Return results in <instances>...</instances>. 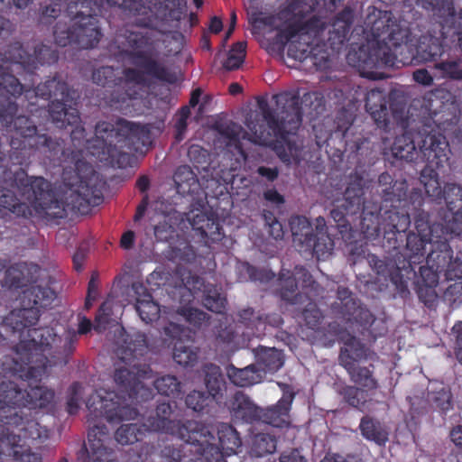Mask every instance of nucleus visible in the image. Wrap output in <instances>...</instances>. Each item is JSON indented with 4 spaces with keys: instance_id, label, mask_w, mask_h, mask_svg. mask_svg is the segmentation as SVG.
Listing matches in <instances>:
<instances>
[{
    "instance_id": "69168bd1",
    "label": "nucleus",
    "mask_w": 462,
    "mask_h": 462,
    "mask_svg": "<svg viewBox=\"0 0 462 462\" xmlns=\"http://www.w3.org/2000/svg\"><path fill=\"white\" fill-rule=\"evenodd\" d=\"M238 321L245 324L247 328L256 330L263 325L262 318L259 314L255 313L252 308L243 309L237 313Z\"/></svg>"
},
{
    "instance_id": "f8f14e48",
    "label": "nucleus",
    "mask_w": 462,
    "mask_h": 462,
    "mask_svg": "<svg viewBox=\"0 0 462 462\" xmlns=\"http://www.w3.org/2000/svg\"><path fill=\"white\" fill-rule=\"evenodd\" d=\"M178 431L180 438L193 445L194 451L200 454L206 462H226L208 426L196 420H187L179 427Z\"/></svg>"
},
{
    "instance_id": "473e14b6",
    "label": "nucleus",
    "mask_w": 462,
    "mask_h": 462,
    "mask_svg": "<svg viewBox=\"0 0 462 462\" xmlns=\"http://www.w3.org/2000/svg\"><path fill=\"white\" fill-rule=\"evenodd\" d=\"M37 271V266L31 268L26 263H17L9 267L5 272V282L9 287L20 288L26 286L34 280L33 273Z\"/></svg>"
},
{
    "instance_id": "39448f33",
    "label": "nucleus",
    "mask_w": 462,
    "mask_h": 462,
    "mask_svg": "<svg viewBox=\"0 0 462 462\" xmlns=\"http://www.w3.org/2000/svg\"><path fill=\"white\" fill-rule=\"evenodd\" d=\"M326 107L322 92L314 90L300 96V88H290L272 96H258L247 103L243 116H319Z\"/></svg>"
},
{
    "instance_id": "423d86ee",
    "label": "nucleus",
    "mask_w": 462,
    "mask_h": 462,
    "mask_svg": "<svg viewBox=\"0 0 462 462\" xmlns=\"http://www.w3.org/2000/svg\"><path fill=\"white\" fill-rule=\"evenodd\" d=\"M135 24L142 30L126 29L124 33V45L127 49L121 51L123 57L133 66L144 69L152 78L172 83L175 75L154 58V40L152 32L147 30L152 24L151 17L135 19Z\"/></svg>"
},
{
    "instance_id": "e433bc0d",
    "label": "nucleus",
    "mask_w": 462,
    "mask_h": 462,
    "mask_svg": "<svg viewBox=\"0 0 462 462\" xmlns=\"http://www.w3.org/2000/svg\"><path fill=\"white\" fill-rule=\"evenodd\" d=\"M362 435L368 440L374 441L378 445L384 444L388 440V431L380 421L365 416L360 422Z\"/></svg>"
},
{
    "instance_id": "f704fd0d",
    "label": "nucleus",
    "mask_w": 462,
    "mask_h": 462,
    "mask_svg": "<svg viewBox=\"0 0 462 462\" xmlns=\"http://www.w3.org/2000/svg\"><path fill=\"white\" fill-rule=\"evenodd\" d=\"M418 234L410 233L406 238V247L413 255L421 254L424 245L427 243H434V227L427 224H419L417 226Z\"/></svg>"
},
{
    "instance_id": "6ab92c4d",
    "label": "nucleus",
    "mask_w": 462,
    "mask_h": 462,
    "mask_svg": "<svg viewBox=\"0 0 462 462\" xmlns=\"http://www.w3.org/2000/svg\"><path fill=\"white\" fill-rule=\"evenodd\" d=\"M89 451L85 447L80 450L79 459L83 462H115L112 449L108 448L106 441L108 439L106 427L95 425L88 431Z\"/></svg>"
},
{
    "instance_id": "774afa93",
    "label": "nucleus",
    "mask_w": 462,
    "mask_h": 462,
    "mask_svg": "<svg viewBox=\"0 0 462 462\" xmlns=\"http://www.w3.org/2000/svg\"><path fill=\"white\" fill-rule=\"evenodd\" d=\"M8 456L14 457L19 462H42V457L36 452L23 449L19 443L12 448Z\"/></svg>"
},
{
    "instance_id": "ddd939ff",
    "label": "nucleus",
    "mask_w": 462,
    "mask_h": 462,
    "mask_svg": "<svg viewBox=\"0 0 462 462\" xmlns=\"http://www.w3.org/2000/svg\"><path fill=\"white\" fill-rule=\"evenodd\" d=\"M339 339L344 341L346 347L341 350L339 362L348 372L354 383L368 390L375 389L377 382L372 372L359 365L356 358L361 356L362 350L357 348L359 342L346 331H335Z\"/></svg>"
},
{
    "instance_id": "f3484780",
    "label": "nucleus",
    "mask_w": 462,
    "mask_h": 462,
    "mask_svg": "<svg viewBox=\"0 0 462 462\" xmlns=\"http://www.w3.org/2000/svg\"><path fill=\"white\" fill-rule=\"evenodd\" d=\"M407 46L408 49H403L402 54L398 55L394 67H399V63L402 65L410 64L413 59L422 62L433 61L441 57L445 51L441 41L433 36H421L414 48L409 44L408 41Z\"/></svg>"
},
{
    "instance_id": "a18cd8bd",
    "label": "nucleus",
    "mask_w": 462,
    "mask_h": 462,
    "mask_svg": "<svg viewBox=\"0 0 462 462\" xmlns=\"http://www.w3.org/2000/svg\"><path fill=\"white\" fill-rule=\"evenodd\" d=\"M393 155L401 160L412 162L417 157L416 146L413 139L406 133L396 138L393 146Z\"/></svg>"
},
{
    "instance_id": "09e8293b",
    "label": "nucleus",
    "mask_w": 462,
    "mask_h": 462,
    "mask_svg": "<svg viewBox=\"0 0 462 462\" xmlns=\"http://www.w3.org/2000/svg\"><path fill=\"white\" fill-rule=\"evenodd\" d=\"M245 56L246 43L245 42L234 43L227 53L226 60L223 62V68L228 71L238 69L244 63Z\"/></svg>"
},
{
    "instance_id": "7c9ffc66",
    "label": "nucleus",
    "mask_w": 462,
    "mask_h": 462,
    "mask_svg": "<svg viewBox=\"0 0 462 462\" xmlns=\"http://www.w3.org/2000/svg\"><path fill=\"white\" fill-rule=\"evenodd\" d=\"M145 74L148 75L144 69L139 70L135 68H126L123 70L125 88L127 89L122 95V103H125L127 99L132 101L138 97L139 90L145 83Z\"/></svg>"
},
{
    "instance_id": "de8ad7c7",
    "label": "nucleus",
    "mask_w": 462,
    "mask_h": 462,
    "mask_svg": "<svg viewBox=\"0 0 462 462\" xmlns=\"http://www.w3.org/2000/svg\"><path fill=\"white\" fill-rule=\"evenodd\" d=\"M460 59L446 60L436 62L434 64V69L436 70L435 77L452 80H462V69L460 68Z\"/></svg>"
},
{
    "instance_id": "c03bdc74",
    "label": "nucleus",
    "mask_w": 462,
    "mask_h": 462,
    "mask_svg": "<svg viewBox=\"0 0 462 462\" xmlns=\"http://www.w3.org/2000/svg\"><path fill=\"white\" fill-rule=\"evenodd\" d=\"M202 91L196 88L192 91L188 106H183L175 116H190V108L197 106L198 111L196 116H206V113L210 111L212 97L205 95L202 98Z\"/></svg>"
},
{
    "instance_id": "a211bd4d",
    "label": "nucleus",
    "mask_w": 462,
    "mask_h": 462,
    "mask_svg": "<svg viewBox=\"0 0 462 462\" xmlns=\"http://www.w3.org/2000/svg\"><path fill=\"white\" fill-rule=\"evenodd\" d=\"M24 398V393L11 381L0 385V420L18 426L23 422L22 411L17 410Z\"/></svg>"
},
{
    "instance_id": "72a5a7b5",
    "label": "nucleus",
    "mask_w": 462,
    "mask_h": 462,
    "mask_svg": "<svg viewBox=\"0 0 462 462\" xmlns=\"http://www.w3.org/2000/svg\"><path fill=\"white\" fill-rule=\"evenodd\" d=\"M171 414L172 408L171 404L167 402H162L157 406L154 413L151 414L147 418L143 426L150 430L168 431L172 429V420L171 419Z\"/></svg>"
},
{
    "instance_id": "49530a36",
    "label": "nucleus",
    "mask_w": 462,
    "mask_h": 462,
    "mask_svg": "<svg viewBox=\"0 0 462 462\" xmlns=\"http://www.w3.org/2000/svg\"><path fill=\"white\" fill-rule=\"evenodd\" d=\"M429 399L442 411H448L452 406L450 390L442 383H435L430 385Z\"/></svg>"
},
{
    "instance_id": "680f3d73",
    "label": "nucleus",
    "mask_w": 462,
    "mask_h": 462,
    "mask_svg": "<svg viewBox=\"0 0 462 462\" xmlns=\"http://www.w3.org/2000/svg\"><path fill=\"white\" fill-rule=\"evenodd\" d=\"M173 358L181 365H189L196 362L198 355L194 348L178 343L174 346Z\"/></svg>"
},
{
    "instance_id": "13d9d810",
    "label": "nucleus",
    "mask_w": 462,
    "mask_h": 462,
    "mask_svg": "<svg viewBox=\"0 0 462 462\" xmlns=\"http://www.w3.org/2000/svg\"><path fill=\"white\" fill-rule=\"evenodd\" d=\"M215 397L209 393L193 391L186 397V404L195 411H201L212 402Z\"/></svg>"
},
{
    "instance_id": "2eb2a0df",
    "label": "nucleus",
    "mask_w": 462,
    "mask_h": 462,
    "mask_svg": "<svg viewBox=\"0 0 462 462\" xmlns=\"http://www.w3.org/2000/svg\"><path fill=\"white\" fill-rule=\"evenodd\" d=\"M442 199L447 209L441 208L439 212L443 228L447 233L458 236L462 233V186L447 183L443 188Z\"/></svg>"
},
{
    "instance_id": "a878e982",
    "label": "nucleus",
    "mask_w": 462,
    "mask_h": 462,
    "mask_svg": "<svg viewBox=\"0 0 462 462\" xmlns=\"http://www.w3.org/2000/svg\"><path fill=\"white\" fill-rule=\"evenodd\" d=\"M186 286L189 291H203V304L209 310L219 313L224 309L226 299L217 287L212 284H204L198 276H190Z\"/></svg>"
},
{
    "instance_id": "bf43d9fd",
    "label": "nucleus",
    "mask_w": 462,
    "mask_h": 462,
    "mask_svg": "<svg viewBox=\"0 0 462 462\" xmlns=\"http://www.w3.org/2000/svg\"><path fill=\"white\" fill-rule=\"evenodd\" d=\"M214 129L217 130L221 135L228 139H236L240 137L242 134L241 125L233 123L226 117H220L214 124Z\"/></svg>"
},
{
    "instance_id": "79ce46f5",
    "label": "nucleus",
    "mask_w": 462,
    "mask_h": 462,
    "mask_svg": "<svg viewBox=\"0 0 462 462\" xmlns=\"http://www.w3.org/2000/svg\"><path fill=\"white\" fill-rule=\"evenodd\" d=\"M217 441L222 449L229 453H235L242 445L236 429L226 423H221L217 427Z\"/></svg>"
},
{
    "instance_id": "603ef678",
    "label": "nucleus",
    "mask_w": 462,
    "mask_h": 462,
    "mask_svg": "<svg viewBox=\"0 0 462 462\" xmlns=\"http://www.w3.org/2000/svg\"><path fill=\"white\" fill-rule=\"evenodd\" d=\"M305 246L312 250L318 259H325L333 249V242L327 233H322L321 236H314Z\"/></svg>"
},
{
    "instance_id": "f257e3e1",
    "label": "nucleus",
    "mask_w": 462,
    "mask_h": 462,
    "mask_svg": "<svg viewBox=\"0 0 462 462\" xmlns=\"http://www.w3.org/2000/svg\"><path fill=\"white\" fill-rule=\"evenodd\" d=\"M115 352L127 365L115 370L113 379L116 393L96 392L87 401L92 420L105 417L107 421L117 423L134 420L138 411L132 406L134 401L141 402L152 397V391L144 383L152 379L153 372L140 359L148 352V343L143 333L129 336L124 328L115 329Z\"/></svg>"
},
{
    "instance_id": "37998d69",
    "label": "nucleus",
    "mask_w": 462,
    "mask_h": 462,
    "mask_svg": "<svg viewBox=\"0 0 462 462\" xmlns=\"http://www.w3.org/2000/svg\"><path fill=\"white\" fill-rule=\"evenodd\" d=\"M365 110L369 116H387L388 100L384 91L372 89L365 96Z\"/></svg>"
},
{
    "instance_id": "c756f323",
    "label": "nucleus",
    "mask_w": 462,
    "mask_h": 462,
    "mask_svg": "<svg viewBox=\"0 0 462 462\" xmlns=\"http://www.w3.org/2000/svg\"><path fill=\"white\" fill-rule=\"evenodd\" d=\"M227 376L233 383L241 387L258 383L263 379L262 370L254 363L241 369L231 365L227 368Z\"/></svg>"
},
{
    "instance_id": "c85d7f7f",
    "label": "nucleus",
    "mask_w": 462,
    "mask_h": 462,
    "mask_svg": "<svg viewBox=\"0 0 462 462\" xmlns=\"http://www.w3.org/2000/svg\"><path fill=\"white\" fill-rule=\"evenodd\" d=\"M254 365L262 370L263 376L266 373H275L284 364L283 354L275 347L258 346L254 349Z\"/></svg>"
},
{
    "instance_id": "4d7b16f0",
    "label": "nucleus",
    "mask_w": 462,
    "mask_h": 462,
    "mask_svg": "<svg viewBox=\"0 0 462 462\" xmlns=\"http://www.w3.org/2000/svg\"><path fill=\"white\" fill-rule=\"evenodd\" d=\"M154 387L161 394L174 396L180 392V383L173 375H163L153 383Z\"/></svg>"
},
{
    "instance_id": "338daca9",
    "label": "nucleus",
    "mask_w": 462,
    "mask_h": 462,
    "mask_svg": "<svg viewBox=\"0 0 462 462\" xmlns=\"http://www.w3.org/2000/svg\"><path fill=\"white\" fill-rule=\"evenodd\" d=\"M179 313L190 324L200 327L208 323V315L204 311L195 308H181Z\"/></svg>"
},
{
    "instance_id": "6e6552de",
    "label": "nucleus",
    "mask_w": 462,
    "mask_h": 462,
    "mask_svg": "<svg viewBox=\"0 0 462 462\" xmlns=\"http://www.w3.org/2000/svg\"><path fill=\"white\" fill-rule=\"evenodd\" d=\"M327 29V23L322 18L313 15L305 22H294L280 29L274 42L278 44L289 46V52L295 59H306L313 51L314 46L323 41V34Z\"/></svg>"
},
{
    "instance_id": "9b49d317",
    "label": "nucleus",
    "mask_w": 462,
    "mask_h": 462,
    "mask_svg": "<svg viewBox=\"0 0 462 462\" xmlns=\"http://www.w3.org/2000/svg\"><path fill=\"white\" fill-rule=\"evenodd\" d=\"M279 281L282 300L291 305H302L322 291L311 273L303 266H295L291 273H282Z\"/></svg>"
},
{
    "instance_id": "58836bf2",
    "label": "nucleus",
    "mask_w": 462,
    "mask_h": 462,
    "mask_svg": "<svg viewBox=\"0 0 462 462\" xmlns=\"http://www.w3.org/2000/svg\"><path fill=\"white\" fill-rule=\"evenodd\" d=\"M420 181L423 185L428 197L434 201H441L443 189L439 181L438 173L432 168L425 167L421 171Z\"/></svg>"
},
{
    "instance_id": "c9c22d12",
    "label": "nucleus",
    "mask_w": 462,
    "mask_h": 462,
    "mask_svg": "<svg viewBox=\"0 0 462 462\" xmlns=\"http://www.w3.org/2000/svg\"><path fill=\"white\" fill-rule=\"evenodd\" d=\"M118 133L134 144L140 143L146 145L151 143L150 130L146 125L121 119Z\"/></svg>"
},
{
    "instance_id": "9d476101",
    "label": "nucleus",
    "mask_w": 462,
    "mask_h": 462,
    "mask_svg": "<svg viewBox=\"0 0 462 462\" xmlns=\"http://www.w3.org/2000/svg\"><path fill=\"white\" fill-rule=\"evenodd\" d=\"M35 96L50 100L49 116H79L76 92L69 88L68 84L55 74L36 86Z\"/></svg>"
},
{
    "instance_id": "2f4dec72",
    "label": "nucleus",
    "mask_w": 462,
    "mask_h": 462,
    "mask_svg": "<svg viewBox=\"0 0 462 462\" xmlns=\"http://www.w3.org/2000/svg\"><path fill=\"white\" fill-rule=\"evenodd\" d=\"M173 180L179 194H192L198 192L199 189V182L197 175L189 166H180L173 175Z\"/></svg>"
},
{
    "instance_id": "e2e57ef3",
    "label": "nucleus",
    "mask_w": 462,
    "mask_h": 462,
    "mask_svg": "<svg viewBox=\"0 0 462 462\" xmlns=\"http://www.w3.org/2000/svg\"><path fill=\"white\" fill-rule=\"evenodd\" d=\"M385 221L391 226L392 231L404 232L410 226V217L408 214L400 213L395 210H388Z\"/></svg>"
},
{
    "instance_id": "5701e85b",
    "label": "nucleus",
    "mask_w": 462,
    "mask_h": 462,
    "mask_svg": "<svg viewBox=\"0 0 462 462\" xmlns=\"http://www.w3.org/2000/svg\"><path fill=\"white\" fill-rule=\"evenodd\" d=\"M368 262L376 274L378 282L387 284L391 282L398 289L403 287L401 267L398 266L396 260L389 257L379 259L375 255H370Z\"/></svg>"
},
{
    "instance_id": "b1692460",
    "label": "nucleus",
    "mask_w": 462,
    "mask_h": 462,
    "mask_svg": "<svg viewBox=\"0 0 462 462\" xmlns=\"http://www.w3.org/2000/svg\"><path fill=\"white\" fill-rule=\"evenodd\" d=\"M294 393L291 391L284 392L283 396L277 404L266 409L262 408L259 421L272 425L273 427H282L288 425L290 420V409Z\"/></svg>"
},
{
    "instance_id": "ea45409f",
    "label": "nucleus",
    "mask_w": 462,
    "mask_h": 462,
    "mask_svg": "<svg viewBox=\"0 0 462 462\" xmlns=\"http://www.w3.org/2000/svg\"><path fill=\"white\" fill-rule=\"evenodd\" d=\"M290 226L295 243L304 246L310 244L314 234L310 221L305 217L296 216L291 217Z\"/></svg>"
},
{
    "instance_id": "bb28decb",
    "label": "nucleus",
    "mask_w": 462,
    "mask_h": 462,
    "mask_svg": "<svg viewBox=\"0 0 462 462\" xmlns=\"http://www.w3.org/2000/svg\"><path fill=\"white\" fill-rule=\"evenodd\" d=\"M6 171L13 172L11 170L1 169L3 183L0 185V207L17 216H25L29 212V206L25 202H18L14 191L9 189V187L15 189L22 197L17 187L14 184V181L5 180ZM15 171H14V172Z\"/></svg>"
},
{
    "instance_id": "5fc2aeb1",
    "label": "nucleus",
    "mask_w": 462,
    "mask_h": 462,
    "mask_svg": "<svg viewBox=\"0 0 462 462\" xmlns=\"http://www.w3.org/2000/svg\"><path fill=\"white\" fill-rule=\"evenodd\" d=\"M143 434L137 423L124 424L116 431V440L122 445L133 444L140 439Z\"/></svg>"
},
{
    "instance_id": "864d4df0",
    "label": "nucleus",
    "mask_w": 462,
    "mask_h": 462,
    "mask_svg": "<svg viewBox=\"0 0 462 462\" xmlns=\"http://www.w3.org/2000/svg\"><path fill=\"white\" fill-rule=\"evenodd\" d=\"M28 402L34 407H45L54 397V393L45 386H33L26 392Z\"/></svg>"
},
{
    "instance_id": "0eeeda50",
    "label": "nucleus",
    "mask_w": 462,
    "mask_h": 462,
    "mask_svg": "<svg viewBox=\"0 0 462 462\" xmlns=\"http://www.w3.org/2000/svg\"><path fill=\"white\" fill-rule=\"evenodd\" d=\"M5 180L14 181L22 198L28 201L37 212L51 217H63L64 206L55 199L50 183L42 177H29L23 169L15 172H5Z\"/></svg>"
},
{
    "instance_id": "0e129e2a",
    "label": "nucleus",
    "mask_w": 462,
    "mask_h": 462,
    "mask_svg": "<svg viewBox=\"0 0 462 462\" xmlns=\"http://www.w3.org/2000/svg\"><path fill=\"white\" fill-rule=\"evenodd\" d=\"M112 302L107 300L100 306L98 310V313L95 319L94 329L97 332H102L105 330L106 325L109 324L112 319Z\"/></svg>"
},
{
    "instance_id": "8fccbe9b",
    "label": "nucleus",
    "mask_w": 462,
    "mask_h": 462,
    "mask_svg": "<svg viewBox=\"0 0 462 462\" xmlns=\"http://www.w3.org/2000/svg\"><path fill=\"white\" fill-rule=\"evenodd\" d=\"M365 181L360 176H353L346 189L344 199L351 207L358 208L362 202Z\"/></svg>"
},
{
    "instance_id": "3c124183",
    "label": "nucleus",
    "mask_w": 462,
    "mask_h": 462,
    "mask_svg": "<svg viewBox=\"0 0 462 462\" xmlns=\"http://www.w3.org/2000/svg\"><path fill=\"white\" fill-rule=\"evenodd\" d=\"M135 310L146 323L152 322L159 317V306L152 300L151 296H145V299L137 298Z\"/></svg>"
},
{
    "instance_id": "4c0bfd02",
    "label": "nucleus",
    "mask_w": 462,
    "mask_h": 462,
    "mask_svg": "<svg viewBox=\"0 0 462 462\" xmlns=\"http://www.w3.org/2000/svg\"><path fill=\"white\" fill-rule=\"evenodd\" d=\"M276 450V439L268 433H257L252 437L250 443V455L262 457L271 455Z\"/></svg>"
},
{
    "instance_id": "412c9836",
    "label": "nucleus",
    "mask_w": 462,
    "mask_h": 462,
    "mask_svg": "<svg viewBox=\"0 0 462 462\" xmlns=\"http://www.w3.org/2000/svg\"><path fill=\"white\" fill-rule=\"evenodd\" d=\"M356 17L355 9L346 5L337 13L330 23L327 45L333 51H339L345 42L348 40L349 32Z\"/></svg>"
},
{
    "instance_id": "a19ab883",
    "label": "nucleus",
    "mask_w": 462,
    "mask_h": 462,
    "mask_svg": "<svg viewBox=\"0 0 462 462\" xmlns=\"http://www.w3.org/2000/svg\"><path fill=\"white\" fill-rule=\"evenodd\" d=\"M208 393L216 397L221 391L224 377L220 367L214 364H206L201 369Z\"/></svg>"
},
{
    "instance_id": "052dcab7",
    "label": "nucleus",
    "mask_w": 462,
    "mask_h": 462,
    "mask_svg": "<svg viewBox=\"0 0 462 462\" xmlns=\"http://www.w3.org/2000/svg\"><path fill=\"white\" fill-rule=\"evenodd\" d=\"M361 230L367 239H376L381 233L379 217L367 213L361 221Z\"/></svg>"
},
{
    "instance_id": "dca6fc26",
    "label": "nucleus",
    "mask_w": 462,
    "mask_h": 462,
    "mask_svg": "<svg viewBox=\"0 0 462 462\" xmlns=\"http://www.w3.org/2000/svg\"><path fill=\"white\" fill-rule=\"evenodd\" d=\"M425 118L426 121L418 133L421 139L419 142L420 152L427 161L430 162L436 161L438 165L448 160V144L444 136L433 134L432 117Z\"/></svg>"
},
{
    "instance_id": "1a4fd4ad",
    "label": "nucleus",
    "mask_w": 462,
    "mask_h": 462,
    "mask_svg": "<svg viewBox=\"0 0 462 462\" xmlns=\"http://www.w3.org/2000/svg\"><path fill=\"white\" fill-rule=\"evenodd\" d=\"M56 297L49 287L32 285L26 288L21 297V309L12 310L3 320L6 332H15L24 327L33 326L39 319V308L49 306Z\"/></svg>"
},
{
    "instance_id": "aec40b11",
    "label": "nucleus",
    "mask_w": 462,
    "mask_h": 462,
    "mask_svg": "<svg viewBox=\"0 0 462 462\" xmlns=\"http://www.w3.org/2000/svg\"><path fill=\"white\" fill-rule=\"evenodd\" d=\"M245 124L252 134L259 140L266 141L272 133L276 137H281L287 142L291 156L297 155V149L291 144L290 140L287 141L286 135L291 134V130H286L283 123L279 121V117H245Z\"/></svg>"
},
{
    "instance_id": "7ed1b4c3",
    "label": "nucleus",
    "mask_w": 462,
    "mask_h": 462,
    "mask_svg": "<svg viewBox=\"0 0 462 462\" xmlns=\"http://www.w3.org/2000/svg\"><path fill=\"white\" fill-rule=\"evenodd\" d=\"M58 59V51L43 43L34 46L33 53H28L19 42L10 43L0 52V116H16V98L29 91L14 72L20 74L23 70L32 76L38 65H51Z\"/></svg>"
},
{
    "instance_id": "6e6d98bb",
    "label": "nucleus",
    "mask_w": 462,
    "mask_h": 462,
    "mask_svg": "<svg viewBox=\"0 0 462 462\" xmlns=\"http://www.w3.org/2000/svg\"><path fill=\"white\" fill-rule=\"evenodd\" d=\"M383 201L394 204L401 202L406 198L407 185L404 181H394L390 189L376 190Z\"/></svg>"
},
{
    "instance_id": "f03ea898",
    "label": "nucleus",
    "mask_w": 462,
    "mask_h": 462,
    "mask_svg": "<svg viewBox=\"0 0 462 462\" xmlns=\"http://www.w3.org/2000/svg\"><path fill=\"white\" fill-rule=\"evenodd\" d=\"M365 23L374 42L357 48L352 46L346 54V61L363 78L371 80L386 79L387 75L380 69L396 65L398 55L402 54L403 49H408L411 28L406 21H397L391 11L374 6L368 8Z\"/></svg>"
},
{
    "instance_id": "4be33fe9",
    "label": "nucleus",
    "mask_w": 462,
    "mask_h": 462,
    "mask_svg": "<svg viewBox=\"0 0 462 462\" xmlns=\"http://www.w3.org/2000/svg\"><path fill=\"white\" fill-rule=\"evenodd\" d=\"M433 245L434 249L431 250L427 257L428 268H420L421 276L430 284L437 282L438 274H443L446 268L448 267V261H450L454 254L446 242L436 240Z\"/></svg>"
},
{
    "instance_id": "393cba45",
    "label": "nucleus",
    "mask_w": 462,
    "mask_h": 462,
    "mask_svg": "<svg viewBox=\"0 0 462 462\" xmlns=\"http://www.w3.org/2000/svg\"><path fill=\"white\" fill-rule=\"evenodd\" d=\"M149 4L148 9L165 21H180L187 9L186 0H146ZM140 14H147V7ZM139 15V14H133Z\"/></svg>"
},
{
    "instance_id": "4468645a",
    "label": "nucleus",
    "mask_w": 462,
    "mask_h": 462,
    "mask_svg": "<svg viewBox=\"0 0 462 462\" xmlns=\"http://www.w3.org/2000/svg\"><path fill=\"white\" fill-rule=\"evenodd\" d=\"M331 314L349 323L366 327L374 323L375 318L347 288L338 286L337 296L329 305Z\"/></svg>"
},
{
    "instance_id": "20e7f679",
    "label": "nucleus",
    "mask_w": 462,
    "mask_h": 462,
    "mask_svg": "<svg viewBox=\"0 0 462 462\" xmlns=\"http://www.w3.org/2000/svg\"><path fill=\"white\" fill-rule=\"evenodd\" d=\"M31 327L11 333L19 335L16 352L20 356V361L28 365V373L32 377H38L47 371L49 361L42 354L45 347L53 346L59 353L68 356L72 353L78 337L74 330H67L61 336H57L53 328H30Z\"/></svg>"
},
{
    "instance_id": "cd10ccee",
    "label": "nucleus",
    "mask_w": 462,
    "mask_h": 462,
    "mask_svg": "<svg viewBox=\"0 0 462 462\" xmlns=\"http://www.w3.org/2000/svg\"><path fill=\"white\" fill-rule=\"evenodd\" d=\"M231 411L236 418L253 423L259 421L262 408L254 404L243 392H236L231 400Z\"/></svg>"
}]
</instances>
